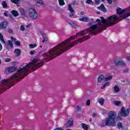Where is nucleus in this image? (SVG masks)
Instances as JSON below:
<instances>
[{
  "label": "nucleus",
  "mask_w": 130,
  "mask_h": 130,
  "mask_svg": "<svg viewBox=\"0 0 130 130\" xmlns=\"http://www.w3.org/2000/svg\"><path fill=\"white\" fill-rule=\"evenodd\" d=\"M11 40L13 42H16V41L17 40V39L16 38H14L13 37H11Z\"/></svg>",
  "instance_id": "72a5a7b5"
},
{
  "label": "nucleus",
  "mask_w": 130,
  "mask_h": 130,
  "mask_svg": "<svg viewBox=\"0 0 130 130\" xmlns=\"http://www.w3.org/2000/svg\"><path fill=\"white\" fill-rule=\"evenodd\" d=\"M44 51H46V49H44L43 51L40 52L39 54H41V53H42V52H44Z\"/></svg>",
  "instance_id": "603ef678"
},
{
  "label": "nucleus",
  "mask_w": 130,
  "mask_h": 130,
  "mask_svg": "<svg viewBox=\"0 0 130 130\" xmlns=\"http://www.w3.org/2000/svg\"><path fill=\"white\" fill-rule=\"evenodd\" d=\"M77 111H80L81 109H82V108L79 106L77 107Z\"/></svg>",
  "instance_id": "37998d69"
},
{
  "label": "nucleus",
  "mask_w": 130,
  "mask_h": 130,
  "mask_svg": "<svg viewBox=\"0 0 130 130\" xmlns=\"http://www.w3.org/2000/svg\"><path fill=\"white\" fill-rule=\"evenodd\" d=\"M114 62L116 66H119L120 67H124L125 66V63H124V62L121 59L115 60Z\"/></svg>",
  "instance_id": "6e6552de"
},
{
  "label": "nucleus",
  "mask_w": 130,
  "mask_h": 130,
  "mask_svg": "<svg viewBox=\"0 0 130 130\" xmlns=\"http://www.w3.org/2000/svg\"><path fill=\"white\" fill-rule=\"evenodd\" d=\"M95 3L96 5H98L100 3V0H95Z\"/></svg>",
  "instance_id": "de8ad7c7"
},
{
  "label": "nucleus",
  "mask_w": 130,
  "mask_h": 130,
  "mask_svg": "<svg viewBox=\"0 0 130 130\" xmlns=\"http://www.w3.org/2000/svg\"><path fill=\"white\" fill-rule=\"evenodd\" d=\"M104 80L106 81V82H107V81H110L112 80V76H109L107 78H105L104 75L100 74L98 78V82L101 83V82H102V81Z\"/></svg>",
  "instance_id": "423d86ee"
},
{
  "label": "nucleus",
  "mask_w": 130,
  "mask_h": 130,
  "mask_svg": "<svg viewBox=\"0 0 130 130\" xmlns=\"http://www.w3.org/2000/svg\"><path fill=\"white\" fill-rule=\"evenodd\" d=\"M11 13L12 15L14 16V17H16L19 16V12H18V11H17L16 10H12V11H11Z\"/></svg>",
  "instance_id": "dca6fc26"
},
{
  "label": "nucleus",
  "mask_w": 130,
  "mask_h": 130,
  "mask_svg": "<svg viewBox=\"0 0 130 130\" xmlns=\"http://www.w3.org/2000/svg\"><path fill=\"white\" fill-rule=\"evenodd\" d=\"M102 2H105V0H101Z\"/></svg>",
  "instance_id": "bf43d9fd"
},
{
  "label": "nucleus",
  "mask_w": 130,
  "mask_h": 130,
  "mask_svg": "<svg viewBox=\"0 0 130 130\" xmlns=\"http://www.w3.org/2000/svg\"><path fill=\"white\" fill-rule=\"evenodd\" d=\"M96 22L99 23V26L98 24L91 25L90 27L79 32L76 36H72L69 39L61 42L60 44H59L58 45L53 48L52 50L47 52V62L50 61V60H51V59L55 58L56 56H58V55L62 54L63 52L67 51V50H69L70 48L74 47V46H75V45H77L79 42L81 43L82 42H84V41L90 38V37L86 36L73 42L72 44L70 45L71 40H72V39H76V38H77V36H83V35L87 34V33H90V32H92V31H94V30H96L94 32H92L93 35H97L98 33L102 32L104 30H106V26L102 24V22L100 19H96ZM98 28H100V29H97Z\"/></svg>",
  "instance_id": "f257e3e1"
},
{
  "label": "nucleus",
  "mask_w": 130,
  "mask_h": 130,
  "mask_svg": "<svg viewBox=\"0 0 130 130\" xmlns=\"http://www.w3.org/2000/svg\"><path fill=\"white\" fill-rule=\"evenodd\" d=\"M115 105H116L117 106H119L120 105V102L116 101L114 102Z\"/></svg>",
  "instance_id": "7c9ffc66"
},
{
  "label": "nucleus",
  "mask_w": 130,
  "mask_h": 130,
  "mask_svg": "<svg viewBox=\"0 0 130 130\" xmlns=\"http://www.w3.org/2000/svg\"><path fill=\"white\" fill-rule=\"evenodd\" d=\"M73 123H74V121L69 120L66 123L64 124V125L66 126V127H70V126H72V125H73Z\"/></svg>",
  "instance_id": "4468645a"
},
{
  "label": "nucleus",
  "mask_w": 130,
  "mask_h": 130,
  "mask_svg": "<svg viewBox=\"0 0 130 130\" xmlns=\"http://www.w3.org/2000/svg\"><path fill=\"white\" fill-rule=\"evenodd\" d=\"M86 3L87 4H88V5H90L91 3H92V0H87L86 1Z\"/></svg>",
  "instance_id": "a19ab883"
},
{
  "label": "nucleus",
  "mask_w": 130,
  "mask_h": 130,
  "mask_svg": "<svg viewBox=\"0 0 130 130\" xmlns=\"http://www.w3.org/2000/svg\"><path fill=\"white\" fill-rule=\"evenodd\" d=\"M129 109H127L125 111L124 107H122L120 112V116H122L123 117H125V116H127V115L129 114Z\"/></svg>",
  "instance_id": "0eeeda50"
},
{
  "label": "nucleus",
  "mask_w": 130,
  "mask_h": 130,
  "mask_svg": "<svg viewBox=\"0 0 130 130\" xmlns=\"http://www.w3.org/2000/svg\"><path fill=\"white\" fill-rule=\"evenodd\" d=\"M10 1L11 2V3H12V4H15V5H17L19 4V2H20V0H10Z\"/></svg>",
  "instance_id": "393cba45"
},
{
  "label": "nucleus",
  "mask_w": 130,
  "mask_h": 130,
  "mask_svg": "<svg viewBox=\"0 0 130 130\" xmlns=\"http://www.w3.org/2000/svg\"><path fill=\"white\" fill-rule=\"evenodd\" d=\"M95 116H97V114H96L95 113H93L92 117H95Z\"/></svg>",
  "instance_id": "8fccbe9b"
},
{
  "label": "nucleus",
  "mask_w": 130,
  "mask_h": 130,
  "mask_svg": "<svg viewBox=\"0 0 130 130\" xmlns=\"http://www.w3.org/2000/svg\"><path fill=\"white\" fill-rule=\"evenodd\" d=\"M1 64H2V59H1V58H0V66H1Z\"/></svg>",
  "instance_id": "6e6d98bb"
},
{
  "label": "nucleus",
  "mask_w": 130,
  "mask_h": 130,
  "mask_svg": "<svg viewBox=\"0 0 130 130\" xmlns=\"http://www.w3.org/2000/svg\"><path fill=\"white\" fill-rule=\"evenodd\" d=\"M108 85H109V82H106L102 86V87H101V89H105V87H106L107 86H108Z\"/></svg>",
  "instance_id": "cd10ccee"
},
{
  "label": "nucleus",
  "mask_w": 130,
  "mask_h": 130,
  "mask_svg": "<svg viewBox=\"0 0 130 130\" xmlns=\"http://www.w3.org/2000/svg\"><path fill=\"white\" fill-rule=\"evenodd\" d=\"M90 104H91V101L88 100L87 101L86 105H87V106H90Z\"/></svg>",
  "instance_id": "c9c22d12"
},
{
  "label": "nucleus",
  "mask_w": 130,
  "mask_h": 130,
  "mask_svg": "<svg viewBox=\"0 0 130 130\" xmlns=\"http://www.w3.org/2000/svg\"><path fill=\"white\" fill-rule=\"evenodd\" d=\"M15 52L16 54V56H19V55L21 54V50L19 49H16L15 50Z\"/></svg>",
  "instance_id": "f3484780"
},
{
  "label": "nucleus",
  "mask_w": 130,
  "mask_h": 130,
  "mask_svg": "<svg viewBox=\"0 0 130 130\" xmlns=\"http://www.w3.org/2000/svg\"><path fill=\"white\" fill-rule=\"evenodd\" d=\"M117 126L118 128H122V127H123V125H122V123H121V122H118L117 124Z\"/></svg>",
  "instance_id": "5701e85b"
},
{
  "label": "nucleus",
  "mask_w": 130,
  "mask_h": 130,
  "mask_svg": "<svg viewBox=\"0 0 130 130\" xmlns=\"http://www.w3.org/2000/svg\"><path fill=\"white\" fill-rule=\"evenodd\" d=\"M69 10L70 11L71 14L69 15V17H73L74 15H75V10L73 9V7H72V5H69L68 6Z\"/></svg>",
  "instance_id": "9d476101"
},
{
  "label": "nucleus",
  "mask_w": 130,
  "mask_h": 130,
  "mask_svg": "<svg viewBox=\"0 0 130 130\" xmlns=\"http://www.w3.org/2000/svg\"><path fill=\"white\" fill-rule=\"evenodd\" d=\"M7 70L8 73H13L16 71V68L13 67H10L8 68Z\"/></svg>",
  "instance_id": "2eb2a0df"
},
{
  "label": "nucleus",
  "mask_w": 130,
  "mask_h": 130,
  "mask_svg": "<svg viewBox=\"0 0 130 130\" xmlns=\"http://www.w3.org/2000/svg\"><path fill=\"white\" fill-rule=\"evenodd\" d=\"M30 54L31 55H33V54H35V51H30Z\"/></svg>",
  "instance_id": "a18cd8bd"
},
{
  "label": "nucleus",
  "mask_w": 130,
  "mask_h": 130,
  "mask_svg": "<svg viewBox=\"0 0 130 130\" xmlns=\"http://www.w3.org/2000/svg\"><path fill=\"white\" fill-rule=\"evenodd\" d=\"M89 121L90 122L92 121V119H89Z\"/></svg>",
  "instance_id": "4d7b16f0"
},
{
  "label": "nucleus",
  "mask_w": 130,
  "mask_h": 130,
  "mask_svg": "<svg viewBox=\"0 0 130 130\" xmlns=\"http://www.w3.org/2000/svg\"><path fill=\"white\" fill-rule=\"evenodd\" d=\"M126 59H127V60L129 61L130 60V56L128 57H127Z\"/></svg>",
  "instance_id": "5fc2aeb1"
},
{
  "label": "nucleus",
  "mask_w": 130,
  "mask_h": 130,
  "mask_svg": "<svg viewBox=\"0 0 130 130\" xmlns=\"http://www.w3.org/2000/svg\"><path fill=\"white\" fill-rule=\"evenodd\" d=\"M59 6H63L64 5V0H58Z\"/></svg>",
  "instance_id": "a878e982"
},
{
  "label": "nucleus",
  "mask_w": 130,
  "mask_h": 130,
  "mask_svg": "<svg viewBox=\"0 0 130 130\" xmlns=\"http://www.w3.org/2000/svg\"><path fill=\"white\" fill-rule=\"evenodd\" d=\"M30 18L33 20H36L38 18V13L34 8H30L29 10Z\"/></svg>",
  "instance_id": "39448f33"
},
{
  "label": "nucleus",
  "mask_w": 130,
  "mask_h": 130,
  "mask_svg": "<svg viewBox=\"0 0 130 130\" xmlns=\"http://www.w3.org/2000/svg\"><path fill=\"white\" fill-rule=\"evenodd\" d=\"M114 90L116 93H118V92H119V91H120L119 87H118L117 85H115L114 87Z\"/></svg>",
  "instance_id": "a211bd4d"
},
{
  "label": "nucleus",
  "mask_w": 130,
  "mask_h": 130,
  "mask_svg": "<svg viewBox=\"0 0 130 130\" xmlns=\"http://www.w3.org/2000/svg\"><path fill=\"white\" fill-rule=\"evenodd\" d=\"M92 24H94V22H93V21H91V22H90L89 23V25L90 26H91V25H92Z\"/></svg>",
  "instance_id": "864d4df0"
},
{
  "label": "nucleus",
  "mask_w": 130,
  "mask_h": 130,
  "mask_svg": "<svg viewBox=\"0 0 130 130\" xmlns=\"http://www.w3.org/2000/svg\"><path fill=\"white\" fill-rule=\"evenodd\" d=\"M21 15H22V16H25L26 15V12H25V10L23 9L21 10Z\"/></svg>",
  "instance_id": "f704fd0d"
},
{
  "label": "nucleus",
  "mask_w": 130,
  "mask_h": 130,
  "mask_svg": "<svg viewBox=\"0 0 130 130\" xmlns=\"http://www.w3.org/2000/svg\"><path fill=\"white\" fill-rule=\"evenodd\" d=\"M81 15H83V12H81Z\"/></svg>",
  "instance_id": "680f3d73"
},
{
  "label": "nucleus",
  "mask_w": 130,
  "mask_h": 130,
  "mask_svg": "<svg viewBox=\"0 0 130 130\" xmlns=\"http://www.w3.org/2000/svg\"><path fill=\"white\" fill-rule=\"evenodd\" d=\"M10 61H11V58H6L5 60V62H10Z\"/></svg>",
  "instance_id": "ea45409f"
},
{
  "label": "nucleus",
  "mask_w": 130,
  "mask_h": 130,
  "mask_svg": "<svg viewBox=\"0 0 130 130\" xmlns=\"http://www.w3.org/2000/svg\"><path fill=\"white\" fill-rule=\"evenodd\" d=\"M2 6L4 9H6V8H8V4H7V2L6 1H3L2 2Z\"/></svg>",
  "instance_id": "b1692460"
},
{
  "label": "nucleus",
  "mask_w": 130,
  "mask_h": 130,
  "mask_svg": "<svg viewBox=\"0 0 130 130\" xmlns=\"http://www.w3.org/2000/svg\"><path fill=\"white\" fill-rule=\"evenodd\" d=\"M0 40H1L3 43L6 44V41H5V40L4 39V36H3V34H0Z\"/></svg>",
  "instance_id": "4be33fe9"
},
{
  "label": "nucleus",
  "mask_w": 130,
  "mask_h": 130,
  "mask_svg": "<svg viewBox=\"0 0 130 130\" xmlns=\"http://www.w3.org/2000/svg\"><path fill=\"white\" fill-rule=\"evenodd\" d=\"M4 16H5V17H9V15H8L7 13H4Z\"/></svg>",
  "instance_id": "3c124183"
},
{
  "label": "nucleus",
  "mask_w": 130,
  "mask_h": 130,
  "mask_svg": "<svg viewBox=\"0 0 130 130\" xmlns=\"http://www.w3.org/2000/svg\"><path fill=\"white\" fill-rule=\"evenodd\" d=\"M99 102L101 105H103V104H104V99H100Z\"/></svg>",
  "instance_id": "c85d7f7f"
},
{
  "label": "nucleus",
  "mask_w": 130,
  "mask_h": 130,
  "mask_svg": "<svg viewBox=\"0 0 130 130\" xmlns=\"http://www.w3.org/2000/svg\"><path fill=\"white\" fill-rule=\"evenodd\" d=\"M40 48H42V46H40Z\"/></svg>",
  "instance_id": "052dcab7"
},
{
  "label": "nucleus",
  "mask_w": 130,
  "mask_h": 130,
  "mask_svg": "<svg viewBox=\"0 0 130 130\" xmlns=\"http://www.w3.org/2000/svg\"><path fill=\"white\" fill-rule=\"evenodd\" d=\"M20 30H21V31H24L25 30V27H24V25H21V26Z\"/></svg>",
  "instance_id": "58836bf2"
},
{
  "label": "nucleus",
  "mask_w": 130,
  "mask_h": 130,
  "mask_svg": "<svg viewBox=\"0 0 130 130\" xmlns=\"http://www.w3.org/2000/svg\"><path fill=\"white\" fill-rule=\"evenodd\" d=\"M42 36L43 37V38H44V39H47V38L46 37V34H44L43 32L41 31L40 32Z\"/></svg>",
  "instance_id": "bb28decb"
},
{
  "label": "nucleus",
  "mask_w": 130,
  "mask_h": 130,
  "mask_svg": "<svg viewBox=\"0 0 130 130\" xmlns=\"http://www.w3.org/2000/svg\"><path fill=\"white\" fill-rule=\"evenodd\" d=\"M100 14V12H98V14L99 15Z\"/></svg>",
  "instance_id": "13d9d810"
},
{
  "label": "nucleus",
  "mask_w": 130,
  "mask_h": 130,
  "mask_svg": "<svg viewBox=\"0 0 130 130\" xmlns=\"http://www.w3.org/2000/svg\"><path fill=\"white\" fill-rule=\"evenodd\" d=\"M8 33H9V34H14V31L12 29H8Z\"/></svg>",
  "instance_id": "473e14b6"
},
{
  "label": "nucleus",
  "mask_w": 130,
  "mask_h": 130,
  "mask_svg": "<svg viewBox=\"0 0 130 130\" xmlns=\"http://www.w3.org/2000/svg\"><path fill=\"white\" fill-rule=\"evenodd\" d=\"M67 130H72V129H67Z\"/></svg>",
  "instance_id": "e2e57ef3"
},
{
  "label": "nucleus",
  "mask_w": 130,
  "mask_h": 130,
  "mask_svg": "<svg viewBox=\"0 0 130 130\" xmlns=\"http://www.w3.org/2000/svg\"><path fill=\"white\" fill-rule=\"evenodd\" d=\"M98 9H99L100 11H102L104 12V13H105V12H107L106 8H105V6L104 5H103V4H101V6L98 7Z\"/></svg>",
  "instance_id": "9b49d317"
},
{
  "label": "nucleus",
  "mask_w": 130,
  "mask_h": 130,
  "mask_svg": "<svg viewBox=\"0 0 130 130\" xmlns=\"http://www.w3.org/2000/svg\"><path fill=\"white\" fill-rule=\"evenodd\" d=\"M37 4H40V6H42L43 5V2L42 1L40 0L39 1L37 2Z\"/></svg>",
  "instance_id": "4c0bfd02"
},
{
  "label": "nucleus",
  "mask_w": 130,
  "mask_h": 130,
  "mask_svg": "<svg viewBox=\"0 0 130 130\" xmlns=\"http://www.w3.org/2000/svg\"><path fill=\"white\" fill-rule=\"evenodd\" d=\"M15 45H17V46H20V45H21V42L19 41H15Z\"/></svg>",
  "instance_id": "2f4dec72"
},
{
  "label": "nucleus",
  "mask_w": 130,
  "mask_h": 130,
  "mask_svg": "<svg viewBox=\"0 0 130 130\" xmlns=\"http://www.w3.org/2000/svg\"><path fill=\"white\" fill-rule=\"evenodd\" d=\"M107 2H108V4H109L110 5L112 4V0H107Z\"/></svg>",
  "instance_id": "79ce46f5"
},
{
  "label": "nucleus",
  "mask_w": 130,
  "mask_h": 130,
  "mask_svg": "<svg viewBox=\"0 0 130 130\" xmlns=\"http://www.w3.org/2000/svg\"><path fill=\"white\" fill-rule=\"evenodd\" d=\"M128 71H129V70H128L127 69H125V70H123V73H128Z\"/></svg>",
  "instance_id": "49530a36"
},
{
  "label": "nucleus",
  "mask_w": 130,
  "mask_h": 130,
  "mask_svg": "<svg viewBox=\"0 0 130 130\" xmlns=\"http://www.w3.org/2000/svg\"><path fill=\"white\" fill-rule=\"evenodd\" d=\"M36 46H37V45L35 44H30L29 45V47H30V48H35V47H36Z\"/></svg>",
  "instance_id": "c756f323"
},
{
  "label": "nucleus",
  "mask_w": 130,
  "mask_h": 130,
  "mask_svg": "<svg viewBox=\"0 0 130 130\" xmlns=\"http://www.w3.org/2000/svg\"><path fill=\"white\" fill-rule=\"evenodd\" d=\"M125 12V9L121 10V8H118L117 9V14L118 15H121L123 14Z\"/></svg>",
  "instance_id": "ddd939ff"
},
{
  "label": "nucleus",
  "mask_w": 130,
  "mask_h": 130,
  "mask_svg": "<svg viewBox=\"0 0 130 130\" xmlns=\"http://www.w3.org/2000/svg\"><path fill=\"white\" fill-rule=\"evenodd\" d=\"M117 120L119 121V120H122V118H121V116H120V115H118L117 117Z\"/></svg>",
  "instance_id": "e433bc0d"
},
{
  "label": "nucleus",
  "mask_w": 130,
  "mask_h": 130,
  "mask_svg": "<svg viewBox=\"0 0 130 130\" xmlns=\"http://www.w3.org/2000/svg\"><path fill=\"white\" fill-rule=\"evenodd\" d=\"M82 128H83V129L84 130H88L89 129V127L88 126V125L84 123H83L82 124Z\"/></svg>",
  "instance_id": "6ab92c4d"
},
{
  "label": "nucleus",
  "mask_w": 130,
  "mask_h": 130,
  "mask_svg": "<svg viewBox=\"0 0 130 130\" xmlns=\"http://www.w3.org/2000/svg\"><path fill=\"white\" fill-rule=\"evenodd\" d=\"M69 24L71 25L73 28H80V26L77 25L74 21H70L69 22Z\"/></svg>",
  "instance_id": "f8f14e48"
},
{
  "label": "nucleus",
  "mask_w": 130,
  "mask_h": 130,
  "mask_svg": "<svg viewBox=\"0 0 130 130\" xmlns=\"http://www.w3.org/2000/svg\"><path fill=\"white\" fill-rule=\"evenodd\" d=\"M129 20H130V19H129Z\"/></svg>",
  "instance_id": "0e129e2a"
},
{
  "label": "nucleus",
  "mask_w": 130,
  "mask_h": 130,
  "mask_svg": "<svg viewBox=\"0 0 130 130\" xmlns=\"http://www.w3.org/2000/svg\"><path fill=\"white\" fill-rule=\"evenodd\" d=\"M40 67H42V63L39 62L38 61L33 59L29 63L26 64L23 63L20 66L19 69L17 72L18 73L12 75L9 80L8 79H4L1 81L2 84H0V94L3 92L12 88L16 83L20 82L22 79H24L28 73V69H33L34 71H36L38 69H39Z\"/></svg>",
  "instance_id": "f03ea898"
},
{
  "label": "nucleus",
  "mask_w": 130,
  "mask_h": 130,
  "mask_svg": "<svg viewBox=\"0 0 130 130\" xmlns=\"http://www.w3.org/2000/svg\"><path fill=\"white\" fill-rule=\"evenodd\" d=\"M46 42V41H47V39H44L42 41V43H44V42Z\"/></svg>",
  "instance_id": "09e8293b"
},
{
  "label": "nucleus",
  "mask_w": 130,
  "mask_h": 130,
  "mask_svg": "<svg viewBox=\"0 0 130 130\" xmlns=\"http://www.w3.org/2000/svg\"><path fill=\"white\" fill-rule=\"evenodd\" d=\"M130 16V13H127L124 14L123 16H121L120 17H118L116 15H112L107 18L106 21L104 17H101L102 20V23L107 26V27H110L111 26H114L116 23H118L120 21H122L123 19H126L127 17Z\"/></svg>",
  "instance_id": "7ed1b4c3"
},
{
  "label": "nucleus",
  "mask_w": 130,
  "mask_h": 130,
  "mask_svg": "<svg viewBox=\"0 0 130 130\" xmlns=\"http://www.w3.org/2000/svg\"><path fill=\"white\" fill-rule=\"evenodd\" d=\"M8 45H9V46L11 47V48H14V44H13L12 41L8 40Z\"/></svg>",
  "instance_id": "412c9836"
},
{
  "label": "nucleus",
  "mask_w": 130,
  "mask_h": 130,
  "mask_svg": "<svg viewBox=\"0 0 130 130\" xmlns=\"http://www.w3.org/2000/svg\"><path fill=\"white\" fill-rule=\"evenodd\" d=\"M88 20H89V18L88 17H82L79 19L82 22H88Z\"/></svg>",
  "instance_id": "aec40b11"
},
{
  "label": "nucleus",
  "mask_w": 130,
  "mask_h": 130,
  "mask_svg": "<svg viewBox=\"0 0 130 130\" xmlns=\"http://www.w3.org/2000/svg\"><path fill=\"white\" fill-rule=\"evenodd\" d=\"M116 120V113L114 111H111L108 113V116L106 118L105 123L101 124V127L105 126H113L115 124Z\"/></svg>",
  "instance_id": "20e7f679"
},
{
  "label": "nucleus",
  "mask_w": 130,
  "mask_h": 130,
  "mask_svg": "<svg viewBox=\"0 0 130 130\" xmlns=\"http://www.w3.org/2000/svg\"><path fill=\"white\" fill-rule=\"evenodd\" d=\"M54 130H64V129L61 127H57L54 129Z\"/></svg>",
  "instance_id": "c03bdc74"
},
{
  "label": "nucleus",
  "mask_w": 130,
  "mask_h": 130,
  "mask_svg": "<svg viewBox=\"0 0 130 130\" xmlns=\"http://www.w3.org/2000/svg\"><path fill=\"white\" fill-rule=\"evenodd\" d=\"M8 25H9V22L7 21H4L0 23V29L2 30H4V29H7V27H8Z\"/></svg>",
  "instance_id": "1a4fd4ad"
}]
</instances>
